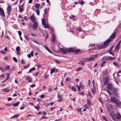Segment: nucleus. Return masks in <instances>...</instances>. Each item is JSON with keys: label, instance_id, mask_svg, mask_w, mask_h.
Instances as JSON below:
<instances>
[{"label": "nucleus", "instance_id": "f257e3e1", "mask_svg": "<svg viewBox=\"0 0 121 121\" xmlns=\"http://www.w3.org/2000/svg\"><path fill=\"white\" fill-rule=\"evenodd\" d=\"M116 32H115L110 37L111 39H108L104 43V45H103L101 46H96L95 48H93L92 49L93 50H100L101 49L106 48L108 47L109 43L112 41V39L114 38L115 36Z\"/></svg>", "mask_w": 121, "mask_h": 121}, {"label": "nucleus", "instance_id": "f03ea898", "mask_svg": "<svg viewBox=\"0 0 121 121\" xmlns=\"http://www.w3.org/2000/svg\"><path fill=\"white\" fill-rule=\"evenodd\" d=\"M109 113L110 114L112 119L114 120H115V117L117 119H119L121 117V115L118 113L115 114H114L113 112H111L110 113L109 112Z\"/></svg>", "mask_w": 121, "mask_h": 121}, {"label": "nucleus", "instance_id": "7ed1b4c3", "mask_svg": "<svg viewBox=\"0 0 121 121\" xmlns=\"http://www.w3.org/2000/svg\"><path fill=\"white\" fill-rule=\"evenodd\" d=\"M60 51L62 52L65 53L66 52H73L74 51L72 48H70L68 49H64L63 48H60Z\"/></svg>", "mask_w": 121, "mask_h": 121}, {"label": "nucleus", "instance_id": "20e7f679", "mask_svg": "<svg viewBox=\"0 0 121 121\" xmlns=\"http://www.w3.org/2000/svg\"><path fill=\"white\" fill-rule=\"evenodd\" d=\"M97 54L93 55L91 56L90 57L87 58L86 59V61H91L94 60L95 58L97 57Z\"/></svg>", "mask_w": 121, "mask_h": 121}, {"label": "nucleus", "instance_id": "39448f33", "mask_svg": "<svg viewBox=\"0 0 121 121\" xmlns=\"http://www.w3.org/2000/svg\"><path fill=\"white\" fill-rule=\"evenodd\" d=\"M111 100L112 102L121 106V102H120L118 100H117L115 98L113 97H111Z\"/></svg>", "mask_w": 121, "mask_h": 121}, {"label": "nucleus", "instance_id": "423d86ee", "mask_svg": "<svg viewBox=\"0 0 121 121\" xmlns=\"http://www.w3.org/2000/svg\"><path fill=\"white\" fill-rule=\"evenodd\" d=\"M121 42V40L119 41L118 43L116 45L115 48L114 52H117L118 51V49L120 48Z\"/></svg>", "mask_w": 121, "mask_h": 121}, {"label": "nucleus", "instance_id": "0eeeda50", "mask_svg": "<svg viewBox=\"0 0 121 121\" xmlns=\"http://www.w3.org/2000/svg\"><path fill=\"white\" fill-rule=\"evenodd\" d=\"M105 58V60H112L115 59V57H112L109 56H104L102 59Z\"/></svg>", "mask_w": 121, "mask_h": 121}, {"label": "nucleus", "instance_id": "6e6552de", "mask_svg": "<svg viewBox=\"0 0 121 121\" xmlns=\"http://www.w3.org/2000/svg\"><path fill=\"white\" fill-rule=\"evenodd\" d=\"M24 4L21 5L20 6H19V12L22 13L24 10Z\"/></svg>", "mask_w": 121, "mask_h": 121}, {"label": "nucleus", "instance_id": "1a4fd4ad", "mask_svg": "<svg viewBox=\"0 0 121 121\" xmlns=\"http://www.w3.org/2000/svg\"><path fill=\"white\" fill-rule=\"evenodd\" d=\"M38 23L36 22H35L34 23L32 27H33L34 30H35L36 28L38 26Z\"/></svg>", "mask_w": 121, "mask_h": 121}, {"label": "nucleus", "instance_id": "9d476101", "mask_svg": "<svg viewBox=\"0 0 121 121\" xmlns=\"http://www.w3.org/2000/svg\"><path fill=\"white\" fill-rule=\"evenodd\" d=\"M107 88L110 89L111 90L112 88L113 85L111 83H109L107 84Z\"/></svg>", "mask_w": 121, "mask_h": 121}, {"label": "nucleus", "instance_id": "9b49d317", "mask_svg": "<svg viewBox=\"0 0 121 121\" xmlns=\"http://www.w3.org/2000/svg\"><path fill=\"white\" fill-rule=\"evenodd\" d=\"M0 14L2 17L5 16L4 11L3 9L0 7Z\"/></svg>", "mask_w": 121, "mask_h": 121}, {"label": "nucleus", "instance_id": "f8f14e48", "mask_svg": "<svg viewBox=\"0 0 121 121\" xmlns=\"http://www.w3.org/2000/svg\"><path fill=\"white\" fill-rule=\"evenodd\" d=\"M30 19L32 21L34 22L35 20V17L34 14H32L30 17Z\"/></svg>", "mask_w": 121, "mask_h": 121}, {"label": "nucleus", "instance_id": "ddd939ff", "mask_svg": "<svg viewBox=\"0 0 121 121\" xmlns=\"http://www.w3.org/2000/svg\"><path fill=\"white\" fill-rule=\"evenodd\" d=\"M104 84H107V82H108L109 81V79L108 78V77H104Z\"/></svg>", "mask_w": 121, "mask_h": 121}, {"label": "nucleus", "instance_id": "4468645a", "mask_svg": "<svg viewBox=\"0 0 121 121\" xmlns=\"http://www.w3.org/2000/svg\"><path fill=\"white\" fill-rule=\"evenodd\" d=\"M85 61H86V59L84 60H80L79 61L78 64H81L82 65H83L84 64L85 62Z\"/></svg>", "mask_w": 121, "mask_h": 121}, {"label": "nucleus", "instance_id": "2eb2a0df", "mask_svg": "<svg viewBox=\"0 0 121 121\" xmlns=\"http://www.w3.org/2000/svg\"><path fill=\"white\" fill-rule=\"evenodd\" d=\"M8 13L9 14L10 13V11L11 10V7L9 5H8L7 7V9Z\"/></svg>", "mask_w": 121, "mask_h": 121}, {"label": "nucleus", "instance_id": "dca6fc26", "mask_svg": "<svg viewBox=\"0 0 121 121\" xmlns=\"http://www.w3.org/2000/svg\"><path fill=\"white\" fill-rule=\"evenodd\" d=\"M87 104L89 106L92 105V103L91 102L90 100L88 99H87Z\"/></svg>", "mask_w": 121, "mask_h": 121}, {"label": "nucleus", "instance_id": "f3484780", "mask_svg": "<svg viewBox=\"0 0 121 121\" xmlns=\"http://www.w3.org/2000/svg\"><path fill=\"white\" fill-rule=\"evenodd\" d=\"M44 25V27L45 28H49V27L48 26V24H46V23L43 24Z\"/></svg>", "mask_w": 121, "mask_h": 121}, {"label": "nucleus", "instance_id": "a211bd4d", "mask_svg": "<svg viewBox=\"0 0 121 121\" xmlns=\"http://www.w3.org/2000/svg\"><path fill=\"white\" fill-rule=\"evenodd\" d=\"M1 90L5 92H9V91H10L9 90L7 89L6 88L1 89Z\"/></svg>", "mask_w": 121, "mask_h": 121}, {"label": "nucleus", "instance_id": "6ab92c4d", "mask_svg": "<svg viewBox=\"0 0 121 121\" xmlns=\"http://www.w3.org/2000/svg\"><path fill=\"white\" fill-rule=\"evenodd\" d=\"M73 49V50H74V51L73 52H75V53H78V52H79V49H77L76 50H75L74 48H72Z\"/></svg>", "mask_w": 121, "mask_h": 121}, {"label": "nucleus", "instance_id": "aec40b11", "mask_svg": "<svg viewBox=\"0 0 121 121\" xmlns=\"http://www.w3.org/2000/svg\"><path fill=\"white\" fill-rule=\"evenodd\" d=\"M10 66L9 65H7L4 68V69L5 71H7L10 68Z\"/></svg>", "mask_w": 121, "mask_h": 121}, {"label": "nucleus", "instance_id": "412c9836", "mask_svg": "<svg viewBox=\"0 0 121 121\" xmlns=\"http://www.w3.org/2000/svg\"><path fill=\"white\" fill-rule=\"evenodd\" d=\"M20 104V102H17L16 103L13 104V105L14 107H16L18 106Z\"/></svg>", "mask_w": 121, "mask_h": 121}, {"label": "nucleus", "instance_id": "4be33fe9", "mask_svg": "<svg viewBox=\"0 0 121 121\" xmlns=\"http://www.w3.org/2000/svg\"><path fill=\"white\" fill-rule=\"evenodd\" d=\"M39 4H36L35 5V7L36 9H38L39 8Z\"/></svg>", "mask_w": 121, "mask_h": 121}, {"label": "nucleus", "instance_id": "5701e85b", "mask_svg": "<svg viewBox=\"0 0 121 121\" xmlns=\"http://www.w3.org/2000/svg\"><path fill=\"white\" fill-rule=\"evenodd\" d=\"M6 75H7V77L5 79V80L6 81V80L8 79L9 77V73H6Z\"/></svg>", "mask_w": 121, "mask_h": 121}, {"label": "nucleus", "instance_id": "b1692460", "mask_svg": "<svg viewBox=\"0 0 121 121\" xmlns=\"http://www.w3.org/2000/svg\"><path fill=\"white\" fill-rule=\"evenodd\" d=\"M83 68V67H79L76 70V71H79L81 70Z\"/></svg>", "mask_w": 121, "mask_h": 121}, {"label": "nucleus", "instance_id": "393cba45", "mask_svg": "<svg viewBox=\"0 0 121 121\" xmlns=\"http://www.w3.org/2000/svg\"><path fill=\"white\" fill-rule=\"evenodd\" d=\"M34 107L38 111L39 109V105H37V106H34Z\"/></svg>", "mask_w": 121, "mask_h": 121}, {"label": "nucleus", "instance_id": "a878e982", "mask_svg": "<svg viewBox=\"0 0 121 121\" xmlns=\"http://www.w3.org/2000/svg\"><path fill=\"white\" fill-rule=\"evenodd\" d=\"M52 41L53 42V43H54L55 41V37L54 36V35L53 34L52 35Z\"/></svg>", "mask_w": 121, "mask_h": 121}, {"label": "nucleus", "instance_id": "bb28decb", "mask_svg": "<svg viewBox=\"0 0 121 121\" xmlns=\"http://www.w3.org/2000/svg\"><path fill=\"white\" fill-rule=\"evenodd\" d=\"M20 48L19 47L17 46V47L16 49V50L18 52H19V51H20Z\"/></svg>", "mask_w": 121, "mask_h": 121}, {"label": "nucleus", "instance_id": "cd10ccee", "mask_svg": "<svg viewBox=\"0 0 121 121\" xmlns=\"http://www.w3.org/2000/svg\"><path fill=\"white\" fill-rule=\"evenodd\" d=\"M48 9H45L44 10V13L45 14H46L47 13L48 11Z\"/></svg>", "mask_w": 121, "mask_h": 121}, {"label": "nucleus", "instance_id": "c85d7f7f", "mask_svg": "<svg viewBox=\"0 0 121 121\" xmlns=\"http://www.w3.org/2000/svg\"><path fill=\"white\" fill-rule=\"evenodd\" d=\"M62 95H60L59 94H58V95H57V98H62Z\"/></svg>", "mask_w": 121, "mask_h": 121}, {"label": "nucleus", "instance_id": "c756f323", "mask_svg": "<svg viewBox=\"0 0 121 121\" xmlns=\"http://www.w3.org/2000/svg\"><path fill=\"white\" fill-rule=\"evenodd\" d=\"M31 78L29 76H28L26 77V80H28Z\"/></svg>", "mask_w": 121, "mask_h": 121}, {"label": "nucleus", "instance_id": "7c9ffc66", "mask_svg": "<svg viewBox=\"0 0 121 121\" xmlns=\"http://www.w3.org/2000/svg\"><path fill=\"white\" fill-rule=\"evenodd\" d=\"M118 91V89L117 88H115L114 89V91L116 94H117V92Z\"/></svg>", "mask_w": 121, "mask_h": 121}, {"label": "nucleus", "instance_id": "2f4dec72", "mask_svg": "<svg viewBox=\"0 0 121 121\" xmlns=\"http://www.w3.org/2000/svg\"><path fill=\"white\" fill-rule=\"evenodd\" d=\"M72 90L73 91H75L76 90V88L74 86H72Z\"/></svg>", "mask_w": 121, "mask_h": 121}, {"label": "nucleus", "instance_id": "473e14b6", "mask_svg": "<svg viewBox=\"0 0 121 121\" xmlns=\"http://www.w3.org/2000/svg\"><path fill=\"white\" fill-rule=\"evenodd\" d=\"M93 89L95 90L96 89V87L94 85V81L93 80Z\"/></svg>", "mask_w": 121, "mask_h": 121}, {"label": "nucleus", "instance_id": "72a5a7b5", "mask_svg": "<svg viewBox=\"0 0 121 121\" xmlns=\"http://www.w3.org/2000/svg\"><path fill=\"white\" fill-rule=\"evenodd\" d=\"M105 60H104L101 66L103 67L105 64Z\"/></svg>", "mask_w": 121, "mask_h": 121}, {"label": "nucleus", "instance_id": "f704fd0d", "mask_svg": "<svg viewBox=\"0 0 121 121\" xmlns=\"http://www.w3.org/2000/svg\"><path fill=\"white\" fill-rule=\"evenodd\" d=\"M54 69H55V67L53 68L51 70V73H52L54 72Z\"/></svg>", "mask_w": 121, "mask_h": 121}, {"label": "nucleus", "instance_id": "c9c22d12", "mask_svg": "<svg viewBox=\"0 0 121 121\" xmlns=\"http://www.w3.org/2000/svg\"><path fill=\"white\" fill-rule=\"evenodd\" d=\"M113 64L114 65L116 66H117L118 65V64L115 62H113Z\"/></svg>", "mask_w": 121, "mask_h": 121}, {"label": "nucleus", "instance_id": "e433bc0d", "mask_svg": "<svg viewBox=\"0 0 121 121\" xmlns=\"http://www.w3.org/2000/svg\"><path fill=\"white\" fill-rule=\"evenodd\" d=\"M24 37L28 41L29 40V38L28 37L26 36L25 35Z\"/></svg>", "mask_w": 121, "mask_h": 121}, {"label": "nucleus", "instance_id": "4c0bfd02", "mask_svg": "<svg viewBox=\"0 0 121 121\" xmlns=\"http://www.w3.org/2000/svg\"><path fill=\"white\" fill-rule=\"evenodd\" d=\"M32 82V79L31 78L28 81V83H29V82Z\"/></svg>", "mask_w": 121, "mask_h": 121}, {"label": "nucleus", "instance_id": "58836bf2", "mask_svg": "<svg viewBox=\"0 0 121 121\" xmlns=\"http://www.w3.org/2000/svg\"><path fill=\"white\" fill-rule=\"evenodd\" d=\"M103 119L106 121H108L107 119L106 118V117L105 116L103 117Z\"/></svg>", "mask_w": 121, "mask_h": 121}, {"label": "nucleus", "instance_id": "ea45409f", "mask_svg": "<svg viewBox=\"0 0 121 121\" xmlns=\"http://www.w3.org/2000/svg\"><path fill=\"white\" fill-rule=\"evenodd\" d=\"M107 91L108 93L109 94V95H111V91L108 89L107 90Z\"/></svg>", "mask_w": 121, "mask_h": 121}, {"label": "nucleus", "instance_id": "a19ab883", "mask_svg": "<svg viewBox=\"0 0 121 121\" xmlns=\"http://www.w3.org/2000/svg\"><path fill=\"white\" fill-rule=\"evenodd\" d=\"M19 116V114H16L15 115H14V116H13L12 117H11V118H12V117H18V116Z\"/></svg>", "mask_w": 121, "mask_h": 121}, {"label": "nucleus", "instance_id": "79ce46f5", "mask_svg": "<svg viewBox=\"0 0 121 121\" xmlns=\"http://www.w3.org/2000/svg\"><path fill=\"white\" fill-rule=\"evenodd\" d=\"M35 11L37 15H39V11L38 10H36Z\"/></svg>", "mask_w": 121, "mask_h": 121}, {"label": "nucleus", "instance_id": "37998d69", "mask_svg": "<svg viewBox=\"0 0 121 121\" xmlns=\"http://www.w3.org/2000/svg\"><path fill=\"white\" fill-rule=\"evenodd\" d=\"M110 107L108 106V108H110V109H109V111L110 110V107H111V110H112V105H110Z\"/></svg>", "mask_w": 121, "mask_h": 121}, {"label": "nucleus", "instance_id": "c03bdc74", "mask_svg": "<svg viewBox=\"0 0 121 121\" xmlns=\"http://www.w3.org/2000/svg\"><path fill=\"white\" fill-rule=\"evenodd\" d=\"M92 92L93 94H95L96 92L95 90H93V89H92Z\"/></svg>", "mask_w": 121, "mask_h": 121}, {"label": "nucleus", "instance_id": "a18cd8bd", "mask_svg": "<svg viewBox=\"0 0 121 121\" xmlns=\"http://www.w3.org/2000/svg\"><path fill=\"white\" fill-rule=\"evenodd\" d=\"M13 59L14 60L15 62H17V59L15 57H13Z\"/></svg>", "mask_w": 121, "mask_h": 121}, {"label": "nucleus", "instance_id": "49530a36", "mask_svg": "<svg viewBox=\"0 0 121 121\" xmlns=\"http://www.w3.org/2000/svg\"><path fill=\"white\" fill-rule=\"evenodd\" d=\"M84 86L83 85H80V86H79V87H80V88H82V89L84 88Z\"/></svg>", "mask_w": 121, "mask_h": 121}, {"label": "nucleus", "instance_id": "de8ad7c7", "mask_svg": "<svg viewBox=\"0 0 121 121\" xmlns=\"http://www.w3.org/2000/svg\"><path fill=\"white\" fill-rule=\"evenodd\" d=\"M88 96H89L90 98H91L92 97V95L90 93H88Z\"/></svg>", "mask_w": 121, "mask_h": 121}, {"label": "nucleus", "instance_id": "09e8293b", "mask_svg": "<svg viewBox=\"0 0 121 121\" xmlns=\"http://www.w3.org/2000/svg\"><path fill=\"white\" fill-rule=\"evenodd\" d=\"M42 24L43 25L45 23V20L44 19H43L42 20Z\"/></svg>", "mask_w": 121, "mask_h": 121}, {"label": "nucleus", "instance_id": "8fccbe9b", "mask_svg": "<svg viewBox=\"0 0 121 121\" xmlns=\"http://www.w3.org/2000/svg\"><path fill=\"white\" fill-rule=\"evenodd\" d=\"M77 31H83V30H82V29H81V28H79V29H77Z\"/></svg>", "mask_w": 121, "mask_h": 121}, {"label": "nucleus", "instance_id": "3c124183", "mask_svg": "<svg viewBox=\"0 0 121 121\" xmlns=\"http://www.w3.org/2000/svg\"><path fill=\"white\" fill-rule=\"evenodd\" d=\"M70 80V78H69L67 77L66 79V81H69Z\"/></svg>", "mask_w": 121, "mask_h": 121}, {"label": "nucleus", "instance_id": "603ef678", "mask_svg": "<svg viewBox=\"0 0 121 121\" xmlns=\"http://www.w3.org/2000/svg\"><path fill=\"white\" fill-rule=\"evenodd\" d=\"M48 75L46 74L44 75V77L45 78H48Z\"/></svg>", "mask_w": 121, "mask_h": 121}, {"label": "nucleus", "instance_id": "864d4df0", "mask_svg": "<svg viewBox=\"0 0 121 121\" xmlns=\"http://www.w3.org/2000/svg\"><path fill=\"white\" fill-rule=\"evenodd\" d=\"M37 69H39L40 67V64H38L37 65Z\"/></svg>", "mask_w": 121, "mask_h": 121}, {"label": "nucleus", "instance_id": "5fc2aeb1", "mask_svg": "<svg viewBox=\"0 0 121 121\" xmlns=\"http://www.w3.org/2000/svg\"><path fill=\"white\" fill-rule=\"evenodd\" d=\"M18 0H17L16 2H15L13 4V5H15L16 4H17L18 2Z\"/></svg>", "mask_w": 121, "mask_h": 121}, {"label": "nucleus", "instance_id": "6e6d98bb", "mask_svg": "<svg viewBox=\"0 0 121 121\" xmlns=\"http://www.w3.org/2000/svg\"><path fill=\"white\" fill-rule=\"evenodd\" d=\"M55 61L58 64H60V63L59 61L58 60H55Z\"/></svg>", "mask_w": 121, "mask_h": 121}, {"label": "nucleus", "instance_id": "4d7b16f0", "mask_svg": "<svg viewBox=\"0 0 121 121\" xmlns=\"http://www.w3.org/2000/svg\"><path fill=\"white\" fill-rule=\"evenodd\" d=\"M18 34H19V36H20L22 34V33H21V31H19L18 32Z\"/></svg>", "mask_w": 121, "mask_h": 121}, {"label": "nucleus", "instance_id": "13d9d810", "mask_svg": "<svg viewBox=\"0 0 121 121\" xmlns=\"http://www.w3.org/2000/svg\"><path fill=\"white\" fill-rule=\"evenodd\" d=\"M108 52L111 54L113 55H114L113 53L111 51H109Z\"/></svg>", "mask_w": 121, "mask_h": 121}, {"label": "nucleus", "instance_id": "bf43d9fd", "mask_svg": "<svg viewBox=\"0 0 121 121\" xmlns=\"http://www.w3.org/2000/svg\"><path fill=\"white\" fill-rule=\"evenodd\" d=\"M53 103H49V104H48V105H47L48 106L49 105H50L51 106H52L53 105Z\"/></svg>", "mask_w": 121, "mask_h": 121}, {"label": "nucleus", "instance_id": "052dcab7", "mask_svg": "<svg viewBox=\"0 0 121 121\" xmlns=\"http://www.w3.org/2000/svg\"><path fill=\"white\" fill-rule=\"evenodd\" d=\"M121 73V70L119 71L117 73V75L118 76H119L120 75L118 74V73Z\"/></svg>", "mask_w": 121, "mask_h": 121}, {"label": "nucleus", "instance_id": "680f3d73", "mask_svg": "<svg viewBox=\"0 0 121 121\" xmlns=\"http://www.w3.org/2000/svg\"><path fill=\"white\" fill-rule=\"evenodd\" d=\"M8 101H9L12 100V99L10 97H8L7 98Z\"/></svg>", "mask_w": 121, "mask_h": 121}, {"label": "nucleus", "instance_id": "e2e57ef3", "mask_svg": "<svg viewBox=\"0 0 121 121\" xmlns=\"http://www.w3.org/2000/svg\"><path fill=\"white\" fill-rule=\"evenodd\" d=\"M30 54L32 56H33L34 55V52L33 51H31V52L30 53Z\"/></svg>", "mask_w": 121, "mask_h": 121}, {"label": "nucleus", "instance_id": "0e129e2a", "mask_svg": "<svg viewBox=\"0 0 121 121\" xmlns=\"http://www.w3.org/2000/svg\"><path fill=\"white\" fill-rule=\"evenodd\" d=\"M0 69L2 71L4 72V70L3 69V68L2 67H0Z\"/></svg>", "mask_w": 121, "mask_h": 121}, {"label": "nucleus", "instance_id": "69168bd1", "mask_svg": "<svg viewBox=\"0 0 121 121\" xmlns=\"http://www.w3.org/2000/svg\"><path fill=\"white\" fill-rule=\"evenodd\" d=\"M29 67V65H28L26 66H25L24 67V69H26L27 68H28Z\"/></svg>", "mask_w": 121, "mask_h": 121}, {"label": "nucleus", "instance_id": "338daca9", "mask_svg": "<svg viewBox=\"0 0 121 121\" xmlns=\"http://www.w3.org/2000/svg\"><path fill=\"white\" fill-rule=\"evenodd\" d=\"M15 70V68L14 67H13L11 70L13 71H14Z\"/></svg>", "mask_w": 121, "mask_h": 121}, {"label": "nucleus", "instance_id": "774afa93", "mask_svg": "<svg viewBox=\"0 0 121 121\" xmlns=\"http://www.w3.org/2000/svg\"><path fill=\"white\" fill-rule=\"evenodd\" d=\"M85 107L86 108L88 109L89 108V107L87 106L86 104H85Z\"/></svg>", "mask_w": 121, "mask_h": 121}]
</instances>
